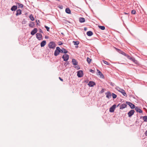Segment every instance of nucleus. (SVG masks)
<instances>
[{"instance_id":"obj_39","label":"nucleus","mask_w":147,"mask_h":147,"mask_svg":"<svg viewBox=\"0 0 147 147\" xmlns=\"http://www.w3.org/2000/svg\"><path fill=\"white\" fill-rule=\"evenodd\" d=\"M125 56L128 59L130 57L126 53V55H125Z\"/></svg>"},{"instance_id":"obj_37","label":"nucleus","mask_w":147,"mask_h":147,"mask_svg":"<svg viewBox=\"0 0 147 147\" xmlns=\"http://www.w3.org/2000/svg\"><path fill=\"white\" fill-rule=\"evenodd\" d=\"M45 27L46 29L47 30V31H49L50 28L49 27L46 26H45Z\"/></svg>"},{"instance_id":"obj_35","label":"nucleus","mask_w":147,"mask_h":147,"mask_svg":"<svg viewBox=\"0 0 147 147\" xmlns=\"http://www.w3.org/2000/svg\"><path fill=\"white\" fill-rule=\"evenodd\" d=\"M103 62L105 64H107V65H110L109 63H108L107 61H105L104 60H103Z\"/></svg>"},{"instance_id":"obj_16","label":"nucleus","mask_w":147,"mask_h":147,"mask_svg":"<svg viewBox=\"0 0 147 147\" xmlns=\"http://www.w3.org/2000/svg\"><path fill=\"white\" fill-rule=\"evenodd\" d=\"M16 15L18 16L21 14L22 11L20 9H18L16 11Z\"/></svg>"},{"instance_id":"obj_36","label":"nucleus","mask_w":147,"mask_h":147,"mask_svg":"<svg viewBox=\"0 0 147 147\" xmlns=\"http://www.w3.org/2000/svg\"><path fill=\"white\" fill-rule=\"evenodd\" d=\"M131 13L132 14H135L136 13V11L135 10H133L131 11Z\"/></svg>"},{"instance_id":"obj_47","label":"nucleus","mask_w":147,"mask_h":147,"mask_svg":"<svg viewBox=\"0 0 147 147\" xmlns=\"http://www.w3.org/2000/svg\"><path fill=\"white\" fill-rule=\"evenodd\" d=\"M145 136H147V129L146 131L145 132Z\"/></svg>"},{"instance_id":"obj_15","label":"nucleus","mask_w":147,"mask_h":147,"mask_svg":"<svg viewBox=\"0 0 147 147\" xmlns=\"http://www.w3.org/2000/svg\"><path fill=\"white\" fill-rule=\"evenodd\" d=\"M37 32V29L36 28H34V29L31 32V34L32 35H34Z\"/></svg>"},{"instance_id":"obj_21","label":"nucleus","mask_w":147,"mask_h":147,"mask_svg":"<svg viewBox=\"0 0 147 147\" xmlns=\"http://www.w3.org/2000/svg\"><path fill=\"white\" fill-rule=\"evenodd\" d=\"M35 26L34 23L32 22H30L29 24V26L31 28H33Z\"/></svg>"},{"instance_id":"obj_5","label":"nucleus","mask_w":147,"mask_h":147,"mask_svg":"<svg viewBox=\"0 0 147 147\" xmlns=\"http://www.w3.org/2000/svg\"><path fill=\"white\" fill-rule=\"evenodd\" d=\"M83 76V73L82 70H79L78 71L77 76L79 78H81Z\"/></svg>"},{"instance_id":"obj_48","label":"nucleus","mask_w":147,"mask_h":147,"mask_svg":"<svg viewBox=\"0 0 147 147\" xmlns=\"http://www.w3.org/2000/svg\"><path fill=\"white\" fill-rule=\"evenodd\" d=\"M69 62H67V63L66 64V65H68L69 64ZM66 64V63H65V65Z\"/></svg>"},{"instance_id":"obj_27","label":"nucleus","mask_w":147,"mask_h":147,"mask_svg":"<svg viewBox=\"0 0 147 147\" xmlns=\"http://www.w3.org/2000/svg\"><path fill=\"white\" fill-rule=\"evenodd\" d=\"M73 43L74 44V45H78L79 43V42L78 41H73Z\"/></svg>"},{"instance_id":"obj_32","label":"nucleus","mask_w":147,"mask_h":147,"mask_svg":"<svg viewBox=\"0 0 147 147\" xmlns=\"http://www.w3.org/2000/svg\"><path fill=\"white\" fill-rule=\"evenodd\" d=\"M75 65L74 66L75 68L76 69L78 70L80 69V67L78 65V64H77V65Z\"/></svg>"},{"instance_id":"obj_11","label":"nucleus","mask_w":147,"mask_h":147,"mask_svg":"<svg viewBox=\"0 0 147 147\" xmlns=\"http://www.w3.org/2000/svg\"><path fill=\"white\" fill-rule=\"evenodd\" d=\"M36 38L39 40L41 39L42 38V35L40 33H37L36 34Z\"/></svg>"},{"instance_id":"obj_29","label":"nucleus","mask_w":147,"mask_h":147,"mask_svg":"<svg viewBox=\"0 0 147 147\" xmlns=\"http://www.w3.org/2000/svg\"><path fill=\"white\" fill-rule=\"evenodd\" d=\"M98 27L100 29L102 30H103L105 29V27L104 26H98Z\"/></svg>"},{"instance_id":"obj_12","label":"nucleus","mask_w":147,"mask_h":147,"mask_svg":"<svg viewBox=\"0 0 147 147\" xmlns=\"http://www.w3.org/2000/svg\"><path fill=\"white\" fill-rule=\"evenodd\" d=\"M95 83L93 81H90L88 84V85L90 87H93L95 85Z\"/></svg>"},{"instance_id":"obj_20","label":"nucleus","mask_w":147,"mask_h":147,"mask_svg":"<svg viewBox=\"0 0 147 147\" xmlns=\"http://www.w3.org/2000/svg\"><path fill=\"white\" fill-rule=\"evenodd\" d=\"M46 44V41L45 40H43L40 43V46L41 47H43Z\"/></svg>"},{"instance_id":"obj_43","label":"nucleus","mask_w":147,"mask_h":147,"mask_svg":"<svg viewBox=\"0 0 147 147\" xmlns=\"http://www.w3.org/2000/svg\"><path fill=\"white\" fill-rule=\"evenodd\" d=\"M124 55H126V53H125V52H123V51L122 53H121V54Z\"/></svg>"},{"instance_id":"obj_51","label":"nucleus","mask_w":147,"mask_h":147,"mask_svg":"<svg viewBox=\"0 0 147 147\" xmlns=\"http://www.w3.org/2000/svg\"><path fill=\"white\" fill-rule=\"evenodd\" d=\"M77 45V46H75L76 47V48H78V45Z\"/></svg>"},{"instance_id":"obj_14","label":"nucleus","mask_w":147,"mask_h":147,"mask_svg":"<svg viewBox=\"0 0 147 147\" xmlns=\"http://www.w3.org/2000/svg\"><path fill=\"white\" fill-rule=\"evenodd\" d=\"M61 52V53H64L65 54L67 53L68 51L65 48H62L61 49H60Z\"/></svg>"},{"instance_id":"obj_46","label":"nucleus","mask_w":147,"mask_h":147,"mask_svg":"<svg viewBox=\"0 0 147 147\" xmlns=\"http://www.w3.org/2000/svg\"><path fill=\"white\" fill-rule=\"evenodd\" d=\"M39 32L40 33H43V32H42V30L40 29H39Z\"/></svg>"},{"instance_id":"obj_9","label":"nucleus","mask_w":147,"mask_h":147,"mask_svg":"<svg viewBox=\"0 0 147 147\" xmlns=\"http://www.w3.org/2000/svg\"><path fill=\"white\" fill-rule=\"evenodd\" d=\"M105 94L106 95V97L108 98H111V94L110 92L108 91L105 93Z\"/></svg>"},{"instance_id":"obj_54","label":"nucleus","mask_w":147,"mask_h":147,"mask_svg":"<svg viewBox=\"0 0 147 147\" xmlns=\"http://www.w3.org/2000/svg\"><path fill=\"white\" fill-rule=\"evenodd\" d=\"M86 28H84V30H86Z\"/></svg>"},{"instance_id":"obj_34","label":"nucleus","mask_w":147,"mask_h":147,"mask_svg":"<svg viewBox=\"0 0 147 147\" xmlns=\"http://www.w3.org/2000/svg\"><path fill=\"white\" fill-rule=\"evenodd\" d=\"M112 95L113 98H115L117 97V95L114 93H112Z\"/></svg>"},{"instance_id":"obj_4","label":"nucleus","mask_w":147,"mask_h":147,"mask_svg":"<svg viewBox=\"0 0 147 147\" xmlns=\"http://www.w3.org/2000/svg\"><path fill=\"white\" fill-rule=\"evenodd\" d=\"M62 58L63 59L64 61H66L69 59V57L68 55L64 54L63 55Z\"/></svg>"},{"instance_id":"obj_38","label":"nucleus","mask_w":147,"mask_h":147,"mask_svg":"<svg viewBox=\"0 0 147 147\" xmlns=\"http://www.w3.org/2000/svg\"><path fill=\"white\" fill-rule=\"evenodd\" d=\"M26 21L25 20V19H24L23 21L22 22V24H25L26 23Z\"/></svg>"},{"instance_id":"obj_1","label":"nucleus","mask_w":147,"mask_h":147,"mask_svg":"<svg viewBox=\"0 0 147 147\" xmlns=\"http://www.w3.org/2000/svg\"><path fill=\"white\" fill-rule=\"evenodd\" d=\"M48 46L50 49H54L55 47L56 44L55 42L51 41L49 43Z\"/></svg>"},{"instance_id":"obj_22","label":"nucleus","mask_w":147,"mask_h":147,"mask_svg":"<svg viewBox=\"0 0 147 147\" xmlns=\"http://www.w3.org/2000/svg\"><path fill=\"white\" fill-rule=\"evenodd\" d=\"M16 5H18V8H22L23 7V5L22 4H21V3H16Z\"/></svg>"},{"instance_id":"obj_42","label":"nucleus","mask_w":147,"mask_h":147,"mask_svg":"<svg viewBox=\"0 0 147 147\" xmlns=\"http://www.w3.org/2000/svg\"><path fill=\"white\" fill-rule=\"evenodd\" d=\"M63 44V43L61 42H58V45H61Z\"/></svg>"},{"instance_id":"obj_6","label":"nucleus","mask_w":147,"mask_h":147,"mask_svg":"<svg viewBox=\"0 0 147 147\" xmlns=\"http://www.w3.org/2000/svg\"><path fill=\"white\" fill-rule=\"evenodd\" d=\"M126 103L127 105L129 106L131 109H134L135 108V106L132 103L127 101L126 102Z\"/></svg>"},{"instance_id":"obj_31","label":"nucleus","mask_w":147,"mask_h":147,"mask_svg":"<svg viewBox=\"0 0 147 147\" xmlns=\"http://www.w3.org/2000/svg\"><path fill=\"white\" fill-rule=\"evenodd\" d=\"M86 60L88 63L90 64V63L91 61L92 60V59L88 57L87 58Z\"/></svg>"},{"instance_id":"obj_3","label":"nucleus","mask_w":147,"mask_h":147,"mask_svg":"<svg viewBox=\"0 0 147 147\" xmlns=\"http://www.w3.org/2000/svg\"><path fill=\"white\" fill-rule=\"evenodd\" d=\"M117 90L118 91L121 92L123 96H127V94L126 93L124 90L120 88H118L117 89Z\"/></svg>"},{"instance_id":"obj_23","label":"nucleus","mask_w":147,"mask_h":147,"mask_svg":"<svg viewBox=\"0 0 147 147\" xmlns=\"http://www.w3.org/2000/svg\"><path fill=\"white\" fill-rule=\"evenodd\" d=\"M79 21L81 23L84 22H85V19L84 18L80 17L79 18Z\"/></svg>"},{"instance_id":"obj_33","label":"nucleus","mask_w":147,"mask_h":147,"mask_svg":"<svg viewBox=\"0 0 147 147\" xmlns=\"http://www.w3.org/2000/svg\"><path fill=\"white\" fill-rule=\"evenodd\" d=\"M143 119L144 121L147 122V116H144Z\"/></svg>"},{"instance_id":"obj_44","label":"nucleus","mask_w":147,"mask_h":147,"mask_svg":"<svg viewBox=\"0 0 147 147\" xmlns=\"http://www.w3.org/2000/svg\"><path fill=\"white\" fill-rule=\"evenodd\" d=\"M59 80L61 81L62 82H63V80L62 79L61 77H59Z\"/></svg>"},{"instance_id":"obj_28","label":"nucleus","mask_w":147,"mask_h":147,"mask_svg":"<svg viewBox=\"0 0 147 147\" xmlns=\"http://www.w3.org/2000/svg\"><path fill=\"white\" fill-rule=\"evenodd\" d=\"M30 19L32 21H34V17L33 16L32 14H30L29 16Z\"/></svg>"},{"instance_id":"obj_19","label":"nucleus","mask_w":147,"mask_h":147,"mask_svg":"<svg viewBox=\"0 0 147 147\" xmlns=\"http://www.w3.org/2000/svg\"><path fill=\"white\" fill-rule=\"evenodd\" d=\"M129 59H130V60H131L134 62L135 63H137V61L135 59L134 57H130L129 58Z\"/></svg>"},{"instance_id":"obj_17","label":"nucleus","mask_w":147,"mask_h":147,"mask_svg":"<svg viewBox=\"0 0 147 147\" xmlns=\"http://www.w3.org/2000/svg\"><path fill=\"white\" fill-rule=\"evenodd\" d=\"M72 62L74 65H77L78 63V62L77 61L74 59H72Z\"/></svg>"},{"instance_id":"obj_56","label":"nucleus","mask_w":147,"mask_h":147,"mask_svg":"<svg viewBox=\"0 0 147 147\" xmlns=\"http://www.w3.org/2000/svg\"><path fill=\"white\" fill-rule=\"evenodd\" d=\"M45 38H47V37H46V36L45 37Z\"/></svg>"},{"instance_id":"obj_24","label":"nucleus","mask_w":147,"mask_h":147,"mask_svg":"<svg viewBox=\"0 0 147 147\" xmlns=\"http://www.w3.org/2000/svg\"><path fill=\"white\" fill-rule=\"evenodd\" d=\"M86 34L88 36H91L93 35V33L92 31H89L87 32Z\"/></svg>"},{"instance_id":"obj_40","label":"nucleus","mask_w":147,"mask_h":147,"mask_svg":"<svg viewBox=\"0 0 147 147\" xmlns=\"http://www.w3.org/2000/svg\"><path fill=\"white\" fill-rule=\"evenodd\" d=\"M125 56L128 59L130 57L126 53V55H125Z\"/></svg>"},{"instance_id":"obj_2","label":"nucleus","mask_w":147,"mask_h":147,"mask_svg":"<svg viewBox=\"0 0 147 147\" xmlns=\"http://www.w3.org/2000/svg\"><path fill=\"white\" fill-rule=\"evenodd\" d=\"M61 52L60 49L59 47H57L55 50L54 53V55L55 56H57Z\"/></svg>"},{"instance_id":"obj_30","label":"nucleus","mask_w":147,"mask_h":147,"mask_svg":"<svg viewBox=\"0 0 147 147\" xmlns=\"http://www.w3.org/2000/svg\"><path fill=\"white\" fill-rule=\"evenodd\" d=\"M115 49H116V51L119 52V53L121 54V53H122L123 51H121V50L118 49L117 48H115Z\"/></svg>"},{"instance_id":"obj_45","label":"nucleus","mask_w":147,"mask_h":147,"mask_svg":"<svg viewBox=\"0 0 147 147\" xmlns=\"http://www.w3.org/2000/svg\"><path fill=\"white\" fill-rule=\"evenodd\" d=\"M65 21L66 22H65V23L67 24V22H68V23H71V22H69V21H66V20H65Z\"/></svg>"},{"instance_id":"obj_53","label":"nucleus","mask_w":147,"mask_h":147,"mask_svg":"<svg viewBox=\"0 0 147 147\" xmlns=\"http://www.w3.org/2000/svg\"><path fill=\"white\" fill-rule=\"evenodd\" d=\"M36 22H37V25L38 24V23L37 22V20H36Z\"/></svg>"},{"instance_id":"obj_49","label":"nucleus","mask_w":147,"mask_h":147,"mask_svg":"<svg viewBox=\"0 0 147 147\" xmlns=\"http://www.w3.org/2000/svg\"><path fill=\"white\" fill-rule=\"evenodd\" d=\"M104 92V89H102V90H101L100 92L101 93H103V92Z\"/></svg>"},{"instance_id":"obj_26","label":"nucleus","mask_w":147,"mask_h":147,"mask_svg":"<svg viewBox=\"0 0 147 147\" xmlns=\"http://www.w3.org/2000/svg\"><path fill=\"white\" fill-rule=\"evenodd\" d=\"M97 71L98 73V75L100 76V77L101 78H103L104 76L102 74V73L98 69H97Z\"/></svg>"},{"instance_id":"obj_41","label":"nucleus","mask_w":147,"mask_h":147,"mask_svg":"<svg viewBox=\"0 0 147 147\" xmlns=\"http://www.w3.org/2000/svg\"><path fill=\"white\" fill-rule=\"evenodd\" d=\"M90 72H91L92 73H94V70H93L92 69H90Z\"/></svg>"},{"instance_id":"obj_57","label":"nucleus","mask_w":147,"mask_h":147,"mask_svg":"<svg viewBox=\"0 0 147 147\" xmlns=\"http://www.w3.org/2000/svg\"><path fill=\"white\" fill-rule=\"evenodd\" d=\"M61 34H63V33H61Z\"/></svg>"},{"instance_id":"obj_55","label":"nucleus","mask_w":147,"mask_h":147,"mask_svg":"<svg viewBox=\"0 0 147 147\" xmlns=\"http://www.w3.org/2000/svg\"><path fill=\"white\" fill-rule=\"evenodd\" d=\"M113 84H113H113H111V85H112V86H113Z\"/></svg>"},{"instance_id":"obj_50","label":"nucleus","mask_w":147,"mask_h":147,"mask_svg":"<svg viewBox=\"0 0 147 147\" xmlns=\"http://www.w3.org/2000/svg\"><path fill=\"white\" fill-rule=\"evenodd\" d=\"M124 13L125 14H126V15L128 14L127 13H126V12H124Z\"/></svg>"},{"instance_id":"obj_52","label":"nucleus","mask_w":147,"mask_h":147,"mask_svg":"<svg viewBox=\"0 0 147 147\" xmlns=\"http://www.w3.org/2000/svg\"><path fill=\"white\" fill-rule=\"evenodd\" d=\"M120 104H119L117 106V107H118L119 105H120Z\"/></svg>"},{"instance_id":"obj_18","label":"nucleus","mask_w":147,"mask_h":147,"mask_svg":"<svg viewBox=\"0 0 147 147\" xmlns=\"http://www.w3.org/2000/svg\"><path fill=\"white\" fill-rule=\"evenodd\" d=\"M127 106L126 104H122L120 107V109H123L126 107Z\"/></svg>"},{"instance_id":"obj_13","label":"nucleus","mask_w":147,"mask_h":147,"mask_svg":"<svg viewBox=\"0 0 147 147\" xmlns=\"http://www.w3.org/2000/svg\"><path fill=\"white\" fill-rule=\"evenodd\" d=\"M17 5H13L11 9V10L12 11H15L17 9Z\"/></svg>"},{"instance_id":"obj_7","label":"nucleus","mask_w":147,"mask_h":147,"mask_svg":"<svg viewBox=\"0 0 147 147\" xmlns=\"http://www.w3.org/2000/svg\"><path fill=\"white\" fill-rule=\"evenodd\" d=\"M116 105H113L109 109V111L110 112H113L116 107Z\"/></svg>"},{"instance_id":"obj_25","label":"nucleus","mask_w":147,"mask_h":147,"mask_svg":"<svg viewBox=\"0 0 147 147\" xmlns=\"http://www.w3.org/2000/svg\"><path fill=\"white\" fill-rule=\"evenodd\" d=\"M65 12L67 13H71V10L69 8H67L66 9Z\"/></svg>"},{"instance_id":"obj_10","label":"nucleus","mask_w":147,"mask_h":147,"mask_svg":"<svg viewBox=\"0 0 147 147\" xmlns=\"http://www.w3.org/2000/svg\"><path fill=\"white\" fill-rule=\"evenodd\" d=\"M135 110L137 112H139V113H142V111L138 107H135Z\"/></svg>"},{"instance_id":"obj_8","label":"nucleus","mask_w":147,"mask_h":147,"mask_svg":"<svg viewBox=\"0 0 147 147\" xmlns=\"http://www.w3.org/2000/svg\"><path fill=\"white\" fill-rule=\"evenodd\" d=\"M135 111L134 110H131L127 113V115L129 117H131L134 114Z\"/></svg>"}]
</instances>
